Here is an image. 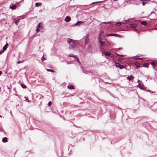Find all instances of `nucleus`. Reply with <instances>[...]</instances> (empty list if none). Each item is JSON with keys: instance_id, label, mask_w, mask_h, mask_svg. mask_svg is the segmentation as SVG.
<instances>
[{"instance_id": "29", "label": "nucleus", "mask_w": 157, "mask_h": 157, "mask_svg": "<svg viewBox=\"0 0 157 157\" xmlns=\"http://www.w3.org/2000/svg\"><path fill=\"white\" fill-rule=\"evenodd\" d=\"M36 33H38V32H39L40 31V29L39 28H36Z\"/></svg>"}, {"instance_id": "8", "label": "nucleus", "mask_w": 157, "mask_h": 157, "mask_svg": "<svg viewBox=\"0 0 157 157\" xmlns=\"http://www.w3.org/2000/svg\"><path fill=\"white\" fill-rule=\"evenodd\" d=\"M137 82L138 83V86L139 87H143L144 86L143 83L141 82L139 79H138Z\"/></svg>"}, {"instance_id": "46", "label": "nucleus", "mask_w": 157, "mask_h": 157, "mask_svg": "<svg viewBox=\"0 0 157 157\" xmlns=\"http://www.w3.org/2000/svg\"><path fill=\"white\" fill-rule=\"evenodd\" d=\"M153 13V12H152L149 15H150L151 14V13Z\"/></svg>"}, {"instance_id": "51", "label": "nucleus", "mask_w": 157, "mask_h": 157, "mask_svg": "<svg viewBox=\"0 0 157 157\" xmlns=\"http://www.w3.org/2000/svg\"><path fill=\"white\" fill-rule=\"evenodd\" d=\"M79 63H80V61H79Z\"/></svg>"}, {"instance_id": "34", "label": "nucleus", "mask_w": 157, "mask_h": 157, "mask_svg": "<svg viewBox=\"0 0 157 157\" xmlns=\"http://www.w3.org/2000/svg\"><path fill=\"white\" fill-rule=\"evenodd\" d=\"M117 56H121V57H123L124 56V55H119V54H117Z\"/></svg>"}, {"instance_id": "10", "label": "nucleus", "mask_w": 157, "mask_h": 157, "mask_svg": "<svg viewBox=\"0 0 157 157\" xmlns=\"http://www.w3.org/2000/svg\"><path fill=\"white\" fill-rule=\"evenodd\" d=\"M135 65L137 67H139L140 66V63L137 62H136L135 63Z\"/></svg>"}, {"instance_id": "3", "label": "nucleus", "mask_w": 157, "mask_h": 157, "mask_svg": "<svg viewBox=\"0 0 157 157\" xmlns=\"http://www.w3.org/2000/svg\"><path fill=\"white\" fill-rule=\"evenodd\" d=\"M137 26V24L135 23L131 24L129 25V27L134 30L136 31V27Z\"/></svg>"}, {"instance_id": "33", "label": "nucleus", "mask_w": 157, "mask_h": 157, "mask_svg": "<svg viewBox=\"0 0 157 157\" xmlns=\"http://www.w3.org/2000/svg\"><path fill=\"white\" fill-rule=\"evenodd\" d=\"M100 2H93V3H92L91 4H94V3H99Z\"/></svg>"}, {"instance_id": "36", "label": "nucleus", "mask_w": 157, "mask_h": 157, "mask_svg": "<svg viewBox=\"0 0 157 157\" xmlns=\"http://www.w3.org/2000/svg\"><path fill=\"white\" fill-rule=\"evenodd\" d=\"M111 82H112V81H111L110 82H105V84H110L111 83Z\"/></svg>"}, {"instance_id": "40", "label": "nucleus", "mask_w": 157, "mask_h": 157, "mask_svg": "<svg viewBox=\"0 0 157 157\" xmlns=\"http://www.w3.org/2000/svg\"><path fill=\"white\" fill-rule=\"evenodd\" d=\"M78 24V21L75 24V25H77Z\"/></svg>"}, {"instance_id": "49", "label": "nucleus", "mask_w": 157, "mask_h": 157, "mask_svg": "<svg viewBox=\"0 0 157 157\" xmlns=\"http://www.w3.org/2000/svg\"><path fill=\"white\" fill-rule=\"evenodd\" d=\"M0 117H2V116L1 115H0Z\"/></svg>"}, {"instance_id": "32", "label": "nucleus", "mask_w": 157, "mask_h": 157, "mask_svg": "<svg viewBox=\"0 0 157 157\" xmlns=\"http://www.w3.org/2000/svg\"><path fill=\"white\" fill-rule=\"evenodd\" d=\"M139 88L141 90H144V89L143 87H139Z\"/></svg>"}, {"instance_id": "24", "label": "nucleus", "mask_w": 157, "mask_h": 157, "mask_svg": "<svg viewBox=\"0 0 157 157\" xmlns=\"http://www.w3.org/2000/svg\"><path fill=\"white\" fill-rule=\"evenodd\" d=\"M47 70L48 71H51L52 72H54L53 70H51V69H47Z\"/></svg>"}, {"instance_id": "42", "label": "nucleus", "mask_w": 157, "mask_h": 157, "mask_svg": "<svg viewBox=\"0 0 157 157\" xmlns=\"http://www.w3.org/2000/svg\"><path fill=\"white\" fill-rule=\"evenodd\" d=\"M75 58H76V56H75ZM76 59L77 60V61H78V58H76Z\"/></svg>"}, {"instance_id": "11", "label": "nucleus", "mask_w": 157, "mask_h": 157, "mask_svg": "<svg viewBox=\"0 0 157 157\" xmlns=\"http://www.w3.org/2000/svg\"><path fill=\"white\" fill-rule=\"evenodd\" d=\"M134 78V77L132 75H130V76H128L127 77V78L128 80H129L132 79Z\"/></svg>"}, {"instance_id": "35", "label": "nucleus", "mask_w": 157, "mask_h": 157, "mask_svg": "<svg viewBox=\"0 0 157 157\" xmlns=\"http://www.w3.org/2000/svg\"><path fill=\"white\" fill-rule=\"evenodd\" d=\"M4 51L3 50H2L1 51H0V55L1 54H2V53H3V52H4Z\"/></svg>"}, {"instance_id": "1", "label": "nucleus", "mask_w": 157, "mask_h": 157, "mask_svg": "<svg viewBox=\"0 0 157 157\" xmlns=\"http://www.w3.org/2000/svg\"><path fill=\"white\" fill-rule=\"evenodd\" d=\"M67 41L69 45V49H73L75 48L77 44V41L69 39H67Z\"/></svg>"}, {"instance_id": "31", "label": "nucleus", "mask_w": 157, "mask_h": 157, "mask_svg": "<svg viewBox=\"0 0 157 157\" xmlns=\"http://www.w3.org/2000/svg\"><path fill=\"white\" fill-rule=\"evenodd\" d=\"M108 24L107 23V22H101V24Z\"/></svg>"}, {"instance_id": "4", "label": "nucleus", "mask_w": 157, "mask_h": 157, "mask_svg": "<svg viewBox=\"0 0 157 157\" xmlns=\"http://www.w3.org/2000/svg\"><path fill=\"white\" fill-rule=\"evenodd\" d=\"M104 37V34L103 31L101 32L99 36L98 37V40H101L103 39Z\"/></svg>"}, {"instance_id": "14", "label": "nucleus", "mask_w": 157, "mask_h": 157, "mask_svg": "<svg viewBox=\"0 0 157 157\" xmlns=\"http://www.w3.org/2000/svg\"><path fill=\"white\" fill-rule=\"evenodd\" d=\"M2 141L4 143L6 142H7V138L6 137L4 138L2 140Z\"/></svg>"}, {"instance_id": "13", "label": "nucleus", "mask_w": 157, "mask_h": 157, "mask_svg": "<svg viewBox=\"0 0 157 157\" xmlns=\"http://www.w3.org/2000/svg\"><path fill=\"white\" fill-rule=\"evenodd\" d=\"M92 49V46L90 45H89L88 46L87 50L89 52H90L91 51Z\"/></svg>"}, {"instance_id": "47", "label": "nucleus", "mask_w": 157, "mask_h": 157, "mask_svg": "<svg viewBox=\"0 0 157 157\" xmlns=\"http://www.w3.org/2000/svg\"><path fill=\"white\" fill-rule=\"evenodd\" d=\"M69 56H71V55H69Z\"/></svg>"}, {"instance_id": "30", "label": "nucleus", "mask_w": 157, "mask_h": 157, "mask_svg": "<svg viewBox=\"0 0 157 157\" xmlns=\"http://www.w3.org/2000/svg\"><path fill=\"white\" fill-rule=\"evenodd\" d=\"M146 90L147 91L149 92H151L152 93H155V92L151 91L150 90Z\"/></svg>"}, {"instance_id": "44", "label": "nucleus", "mask_w": 157, "mask_h": 157, "mask_svg": "<svg viewBox=\"0 0 157 157\" xmlns=\"http://www.w3.org/2000/svg\"><path fill=\"white\" fill-rule=\"evenodd\" d=\"M119 59H120V60H122V59L121 58H119Z\"/></svg>"}, {"instance_id": "38", "label": "nucleus", "mask_w": 157, "mask_h": 157, "mask_svg": "<svg viewBox=\"0 0 157 157\" xmlns=\"http://www.w3.org/2000/svg\"><path fill=\"white\" fill-rule=\"evenodd\" d=\"M142 4L143 6H144L145 4V3L144 2H142Z\"/></svg>"}, {"instance_id": "16", "label": "nucleus", "mask_w": 157, "mask_h": 157, "mask_svg": "<svg viewBox=\"0 0 157 157\" xmlns=\"http://www.w3.org/2000/svg\"><path fill=\"white\" fill-rule=\"evenodd\" d=\"M108 36H118V35L117 34H111L109 35Z\"/></svg>"}, {"instance_id": "22", "label": "nucleus", "mask_w": 157, "mask_h": 157, "mask_svg": "<svg viewBox=\"0 0 157 157\" xmlns=\"http://www.w3.org/2000/svg\"><path fill=\"white\" fill-rule=\"evenodd\" d=\"M41 23H39L36 26V28H39L40 27V24Z\"/></svg>"}, {"instance_id": "21", "label": "nucleus", "mask_w": 157, "mask_h": 157, "mask_svg": "<svg viewBox=\"0 0 157 157\" xmlns=\"http://www.w3.org/2000/svg\"><path fill=\"white\" fill-rule=\"evenodd\" d=\"M148 65V63H145L144 64L143 66V67H147V66Z\"/></svg>"}, {"instance_id": "20", "label": "nucleus", "mask_w": 157, "mask_h": 157, "mask_svg": "<svg viewBox=\"0 0 157 157\" xmlns=\"http://www.w3.org/2000/svg\"><path fill=\"white\" fill-rule=\"evenodd\" d=\"M67 88L71 90H72L74 89V87L72 86H68Z\"/></svg>"}, {"instance_id": "12", "label": "nucleus", "mask_w": 157, "mask_h": 157, "mask_svg": "<svg viewBox=\"0 0 157 157\" xmlns=\"http://www.w3.org/2000/svg\"><path fill=\"white\" fill-rule=\"evenodd\" d=\"M8 45V44H6L5 45L3 48V50L4 51L6 50L7 48V46Z\"/></svg>"}, {"instance_id": "39", "label": "nucleus", "mask_w": 157, "mask_h": 157, "mask_svg": "<svg viewBox=\"0 0 157 157\" xmlns=\"http://www.w3.org/2000/svg\"><path fill=\"white\" fill-rule=\"evenodd\" d=\"M19 20H18L17 21H16V22H15V23H16V24H17V23H18L19 22Z\"/></svg>"}, {"instance_id": "41", "label": "nucleus", "mask_w": 157, "mask_h": 157, "mask_svg": "<svg viewBox=\"0 0 157 157\" xmlns=\"http://www.w3.org/2000/svg\"><path fill=\"white\" fill-rule=\"evenodd\" d=\"M20 62H21L20 61H18L17 63H20Z\"/></svg>"}, {"instance_id": "2", "label": "nucleus", "mask_w": 157, "mask_h": 157, "mask_svg": "<svg viewBox=\"0 0 157 157\" xmlns=\"http://www.w3.org/2000/svg\"><path fill=\"white\" fill-rule=\"evenodd\" d=\"M98 42L100 45V48L101 49H103L105 48V43L104 41H103L101 40H98Z\"/></svg>"}, {"instance_id": "45", "label": "nucleus", "mask_w": 157, "mask_h": 157, "mask_svg": "<svg viewBox=\"0 0 157 157\" xmlns=\"http://www.w3.org/2000/svg\"><path fill=\"white\" fill-rule=\"evenodd\" d=\"M2 74V72L1 71H0V75H1Z\"/></svg>"}, {"instance_id": "23", "label": "nucleus", "mask_w": 157, "mask_h": 157, "mask_svg": "<svg viewBox=\"0 0 157 157\" xmlns=\"http://www.w3.org/2000/svg\"><path fill=\"white\" fill-rule=\"evenodd\" d=\"M21 86L23 88H25L26 87V86L24 85L21 84Z\"/></svg>"}, {"instance_id": "37", "label": "nucleus", "mask_w": 157, "mask_h": 157, "mask_svg": "<svg viewBox=\"0 0 157 157\" xmlns=\"http://www.w3.org/2000/svg\"><path fill=\"white\" fill-rule=\"evenodd\" d=\"M113 22L112 21H108L107 22L108 24H111Z\"/></svg>"}, {"instance_id": "19", "label": "nucleus", "mask_w": 157, "mask_h": 157, "mask_svg": "<svg viewBox=\"0 0 157 157\" xmlns=\"http://www.w3.org/2000/svg\"><path fill=\"white\" fill-rule=\"evenodd\" d=\"M141 24L144 25H146L147 24V23L146 21H142L141 22Z\"/></svg>"}, {"instance_id": "27", "label": "nucleus", "mask_w": 157, "mask_h": 157, "mask_svg": "<svg viewBox=\"0 0 157 157\" xmlns=\"http://www.w3.org/2000/svg\"><path fill=\"white\" fill-rule=\"evenodd\" d=\"M45 58L44 56H43L42 58V59H41V60L42 61H44V60H45Z\"/></svg>"}, {"instance_id": "7", "label": "nucleus", "mask_w": 157, "mask_h": 157, "mask_svg": "<svg viewBox=\"0 0 157 157\" xmlns=\"http://www.w3.org/2000/svg\"><path fill=\"white\" fill-rule=\"evenodd\" d=\"M85 42L86 44H88L89 41V38L88 35H86L85 36Z\"/></svg>"}, {"instance_id": "48", "label": "nucleus", "mask_w": 157, "mask_h": 157, "mask_svg": "<svg viewBox=\"0 0 157 157\" xmlns=\"http://www.w3.org/2000/svg\"><path fill=\"white\" fill-rule=\"evenodd\" d=\"M113 0V1H117V0Z\"/></svg>"}, {"instance_id": "15", "label": "nucleus", "mask_w": 157, "mask_h": 157, "mask_svg": "<svg viewBox=\"0 0 157 157\" xmlns=\"http://www.w3.org/2000/svg\"><path fill=\"white\" fill-rule=\"evenodd\" d=\"M35 5L36 6H41L42 5V4L40 3H36L35 4Z\"/></svg>"}, {"instance_id": "17", "label": "nucleus", "mask_w": 157, "mask_h": 157, "mask_svg": "<svg viewBox=\"0 0 157 157\" xmlns=\"http://www.w3.org/2000/svg\"><path fill=\"white\" fill-rule=\"evenodd\" d=\"M16 6L15 5H13L12 6H10V8L12 9H15L16 8Z\"/></svg>"}, {"instance_id": "9", "label": "nucleus", "mask_w": 157, "mask_h": 157, "mask_svg": "<svg viewBox=\"0 0 157 157\" xmlns=\"http://www.w3.org/2000/svg\"><path fill=\"white\" fill-rule=\"evenodd\" d=\"M71 20V18L70 17L67 16L65 19V21L66 22H69Z\"/></svg>"}, {"instance_id": "5", "label": "nucleus", "mask_w": 157, "mask_h": 157, "mask_svg": "<svg viewBox=\"0 0 157 157\" xmlns=\"http://www.w3.org/2000/svg\"><path fill=\"white\" fill-rule=\"evenodd\" d=\"M116 67H118L120 69H122L124 68V66L120 64L119 63H117L116 64Z\"/></svg>"}, {"instance_id": "6", "label": "nucleus", "mask_w": 157, "mask_h": 157, "mask_svg": "<svg viewBox=\"0 0 157 157\" xmlns=\"http://www.w3.org/2000/svg\"><path fill=\"white\" fill-rule=\"evenodd\" d=\"M104 55L106 58H107V56L110 57H112V54L110 52H107L104 54Z\"/></svg>"}, {"instance_id": "25", "label": "nucleus", "mask_w": 157, "mask_h": 157, "mask_svg": "<svg viewBox=\"0 0 157 157\" xmlns=\"http://www.w3.org/2000/svg\"><path fill=\"white\" fill-rule=\"evenodd\" d=\"M155 63L154 62H152L151 63V64L153 66H154L155 65Z\"/></svg>"}, {"instance_id": "26", "label": "nucleus", "mask_w": 157, "mask_h": 157, "mask_svg": "<svg viewBox=\"0 0 157 157\" xmlns=\"http://www.w3.org/2000/svg\"><path fill=\"white\" fill-rule=\"evenodd\" d=\"M135 59H137V60H142L143 59V58H135Z\"/></svg>"}, {"instance_id": "28", "label": "nucleus", "mask_w": 157, "mask_h": 157, "mask_svg": "<svg viewBox=\"0 0 157 157\" xmlns=\"http://www.w3.org/2000/svg\"><path fill=\"white\" fill-rule=\"evenodd\" d=\"M52 104V102L51 101H50L48 102V105L49 106H50Z\"/></svg>"}, {"instance_id": "18", "label": "nucleus", "mask_w": 157, "mask_h": 157, "mask_svg": "<svg viewBox=\"0 0 157 157\" xmlns=\"http://www.w3.org/2000/svg\"><path fill=\"white\" fill-rule=\"evenodd\" d=\"M116 25H117V26H120L121 25V22H116Z\"/></svg>"}, {"instance_id": "43", "label": "nucleus", "mask_w": 157, "mask_h": 157, "mask_svg": "<svg viewBox=\"0 0 157 157\" xmlns=\"http://www.w3.org/2000/svg\"><path fill=\"white\" fill-rule=\"evenodd\" d=\"M82 22H81V21H79V25H80V24L81 23H82Z\"/></svg>"}, {"instance_id": "50", "label": "nucleus", "mask_w": 157, "mask_h": 157, "mask_svg": "<svg viewBox=\"0 0 157 157\" xmlns=\"http://www.w3.org/2000/svg\"><path fill=\"white\" fill-rule=\"evenodd\" d=\"M119 49H121V48H119Z\"/></svg>"}]
</instances>
